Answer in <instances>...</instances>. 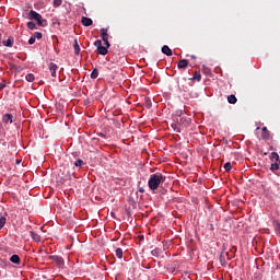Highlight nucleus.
I'll use <instances>...</instances> for the list:
<instances>
[{"label": "nucleus", "mask_w": 280, "mask_h": 280, "mask_svg": "<svg viewBox=\"0 0 280 280\" xmlns=\"http://www.w3.org/2000/svg\"><path fill=\"white\" fill-rule=\"evenodd\" d=\"M167 180V177L162 173H155L150 175L148 180V187L151 191H156L159 187H163V184Z\"/></svg>", "instance_id": "1"}, {"label": "nucleus", "mask_w": 280, "mask_h": 280, "mask_svg": "<svg viewBox=\"0 0 280 280\" xmlns=\"http://www.w3.org/2000/svg\"><path fill=\"white\" fill-rule=\"evenodd\" d=\"M28 19L31 21H36L37 25H39V27H45V23L46 21L43 20V15H40V13L34 11V10H31L28 12Z\"/></svg>", "instance_id": "2"}, {"label": "nucleus", "mask_w": 280, "mask_h": 280, "mask_svg": "<svg viewBox=\"0 0 280 280\" xmlns=\"http://www.w3.org/2000/svg\"><path fill=\"white\" fill-rule=\"evenodd\" d=\"M94 47H96L101 56H106V54H108V47L103 46L101 39L94 42Z\"/></svg>", "instance_id": "3"}, {"label": "nucleus", "mask_w": 280, "mask_h": 280, "mask_svg": "<svg viewBox=\"0 0 280 280\" xmlns=\"http://www.w3.org/2000/svg\"><path fill=\"white\" fill-rule=\"evenodd\" d=\"M108 30H109L108 26L106 28H101V37H102V40L104 42L105 47H107V49L110 47V43L108 42Z\"/></svg>", "instance_id": "4"}, {"label": "nucleus", "mask_w": 280, "mask_h": 280, "mask_svg": "<svg viewBox=\"0 0 280 280\" xmlns=\"http://www.w3.org/2000/svg\"><path fill=\"white\" fill-rule=\"evenodd\" d=\"M48 259H50L51 261H55L58 268L65 267V259L61 256L52 255V256H49Z\"/></svg>", "instance_id": "5"}, {"label": "nucleus", "mask_w": 280, "mask_h": 280, "mask_svg": "<svg viewBox=\"0 0 280 280\" xmlns=\"http://www.w3.org/2000/svg\"><path fill=\"white\" fill-rule=\"evenodd\" d=\"M219 259L221 266L225 268V266L229 264L228 261L231 260V256H229L228 252H221Z\"/></svg>", "instance_id": "6"}, {"label": "nucleus", "mask_w": 280, "mask_h": 280, "mask_svg": "<svg viewBox=\"0 0 280 280\" xmlns=\"http://www.w3.org/2000/svg\"><path fill=\"white\" fill-rule=\"evenodd\" d=\"M81 23L82 25H84V27H91V25H93V20L86 16H83L81 19Z\"/></svg>", "instance_id": "7"}, {"label": "nucleus", "mask_w": 280, "mask_h": 280, "mask_svg": "<svg viewBox=\"0 0 280 280\" xmlns=\"http://www.w3.org/2000/svg\"><path fill=\"white\" fill-rule=\"evenodd\" d=\"M48 69L50 71L51 77L56 78V71H58V66L54 62H50Z\"/></svg>", "instance_id": "8"}, {"label": "nucleus", "mask_w": 280, "mask_h": 280, "mask_svg": "<svg viewBox=\"0 0 280 280\" xmlns=\"http://www.w3.org/2000/svg\"><path fill=\"white\" fill-rule=\"evenodd\" d=\"M261 139L268 141L270 139V131H268L267 127H262L261 129Z\"/></svg>", "instance_id": "9"}, {"label": "nucleus", "mask_w": 280, "mask_h": 280, "mask_svg": "<svg viewBox=\"0 0 280 280\" xmlns=\"http://www.w3.org/2000/svg\"><path fill=\"white\" fill-rule=\"evenodd\" d=\"M188 66L189 61L187 59H182L177 63L178 69H187Z\"/></svg>", "instance_id": "10"}, {"label": "nucleus", "mask_w": 280, "mask_h": 280, "mask_svg": "<svg viewBox=\"0 0 280 280\" xmlns=\"http://www.w3.org/2000/svg\"><path fill=\"white\" fill-rule=\"evenodd\" d=\"M271 163H280L279 153L272 152L270 155Z\"/></svg>", "instance_id": "11"}, {"label": "nucleus", "mask_w": 280, "mask_h": 280, "mask_svg": "<svg viewBox=\"0 0 280 280\" xmlns=\"http://www.w3.org/2000/svg\"><path fill=\"white\" fill-rule=\"evenodd\" d=\"M162 54H164L165 56H172V48L167 45H164L162 47Z\"/></svg>", "instance_id": "12"}, {"label": "nucleus", "mask_w": 280, "mask_h": 280, "mask_svg": "<svg viewBox=\"0 0 280 280\" xmlns=\"http://www.w3.org/2000/svg\"><path fill=\"white\" fill-rule=\"evenodd\" d=\"M12 119H13L12 114H5V115L3 116V118H2V120H3L4 124H12V122H13Z\"/></svg>", "instance_id": "13"}, {"label": "nucleus", "mask_w": 280, "mask_h": 280, "mask_svg": "<svg viewBox=\"0 0 280 280\" xmlns=\"http://www.w3.org/2000/svg\"><path fill=\"white\" fill-rule=\"evenodd\" d=\"M10 261L12 264L19 265V264H21V257H19V255H12L11 258H10Z\"/></svg>", "instance_id": "14"}, {"label": "nucleus", "mask_w": 280, "mask_h": 280, "mask_svg": "<svg viewBox=\"0 0 280 280\" xmlns=\"http://www.w3.org/2000/svg\"><path fill=\"white\" fill-rule=\"evenodd\" d=\"M73 48L75 56H80V44H78V39H74Z\"/></svg>", "instance_id": "15"}, {"label": "nucleus", "mask_w": 280, "mask_h": 280, "mask_svg": "<svg viewBox=\"0 0 280 280\" xmlns=\"http://www.w3.org/2000/svg\"><path fill=\"white\" fill-rule=\"evenodd\" d=\"M31 237L34 242H40V235L36 234V232L31 231Z\"/></svg>", "instance_id": "16"}, {"label": "nucleus", "mask_w": 280, "mask_h": 280, "mask_svg": "<svg viewBox=\"0 0 280 280\" xmlns=\"http://www.w3.org/2000/svg\"><path fill=\"white\" fill-rule=\"evenodd\" d=\"M229 104H237V97L235 95H229L228 96Z\"/></svg>", "instance_id": "17"}, {"label": "nucleus", "mask_w": 280, "mask_h": 280, "mask_svg": "<svg viewBox=\"0 0 280 280\" xmlns=\"http://www.w3.org/2000/svg\"><path fill=\"white\" fill-rule=\"evenodd\" d=\"M279 167H280V162H272L270 170L271 172H277L279 171Z\"/></svg>", "instance_id": "18"}, {"label": "nucleus", "mask_w": 280, "mask_h": 280, "mask_svg": "<svg viewBox=\"0 0 280 280\" xmlns=\"http://www.w3.org/2000/svg\"><path fill=\"white\" fill-rule=\"evenodd\" d=\"M97 75H100V70H97V68H94L91 73L92 80H97Z\"/></svg>", "instance_id": "19"}, {"label": "nucleus", "mask_w": 280, "mask_h": 280, "mask_svg": "<svg viewBox=\"0 0 280 280\" xmlns=\"http://www.w3.org/2000/svg\"><path fill=\"white\" fill-rule=\"evenodd\" d=\"M191 80H197V82H200V80H202V74H200V72H195Z\"/></svg>", "instance_id": "20"}, {"label": "nucleus", "mask_w": 280, "mask_h": 280, "mask_svg": "<svg viewBox=\"0 0 280 280\" xmlns=\"http://www.w3.org/2000/svg\"><path fill=\"white\" fill-rule=\"evenodd\" d=\"M116 257H118V259H121L124 257V249L117 248L116 249Z\"/></svg>", "instance_id": "21"}, {"label": "nucleus", "mask_w": 280, "mask_h": 280, "mask_svg": "<svg viewBox=\"0 0 280 280\" xmlns=\"http://www.w3.org/2000/svg\"><path fill=\"white\" fill-rule=\"evenodd\" d=\"M223 167L225 172H231V170H233V165L231 164V162L225 163Z\"/></svg>", "instance_id": "22"}, {"label": "nucleus", "mask_w": 280, "mask_h": 280, "mask_svg": "<svg viewBox=\"0 0 280 280\" xmlns=\"http://www.w3.org/2000/svg\"><path fill=\"white\" fill-rule=\"evenodd\" d=\"M26 27H28V30H37L36 23L34 22H27Z\"/></svg>", "instance_id": "23"}, {"label": "nucleus", "mask_w": 280, "mask_h": 280, "mask_svg": "<svg viewBox=\"0 0 280 280\" xmlns=\"http://www.w3.org/2000/svg\"><path fill=\"white\" fill-rule=\"evenodd\" d=\"M25 80H26L27 82H34L35 77H34V74L28 73V74H26Z\"/></svg>", "instance_id": "24"}, {"label": "nucleus", "mask_w": 280, "mask_h": 280, "mask_svg": "<svg viewBox=\"0 0 280 280\" xmlns=\"http://www.w3.org/2000/svg\"><path fill=\"white\" fill-rule=\"evenodd\" d=\"M8 220L5 219V217H1L0 218V231H1V229H3L4 226H5V222H7Z\"/></svg>", "instance_id": "25"}, {"label": "nucleus", "mask_w": 280, "mask_h": 280, "mask_svg": "<svg viewBox=\"0 0 280 280\" xmlns=\"http://www.w3.org/2000/svg\"><path fill=\"white\" fill-rule=\"evenodd\" d=\"M12 43H13L12 38H8L7 40L3 42V45L4 47H12Z\"/></svg>", "instance_id": "26"}, {"label": "nucleus", "mask_w": 280, "mask_h": 280, "mask_svg": "<svg viewBox=\"0 0 280 280\" xmlns=\"http://www.w3.org/2000/svg\"><path fill=\"white\" fill-rule=\"evenodd\" d=\"M52 5L54 8H60V5H62V0H54Z\"/></svg>", "instance_id": "27"}, {"label": "nucleus", "mask_w": 280, "mask_h": 280, "mask_svg": "<svg viewBox=\"0 0 280 280\" xmlns=\"http://www.w3.org/2000/svg\"><path fill=\"white\" fill-rule=\"evenodd\" d=\"M33 37H34L35 39L37 38V40H40V38H43V33H40V32H35L34 35H33Z\"/></svg>", "instance_id": "28"}, {"label": "nucleus", "mask_w": 280, "mask_h": 280, "mask_svg": "<svg viewBox=\"0 0 280 280\" xmlns=\"http://www.w3.org/2000/svg\"><path fill=\"white\" fill-rule=\"evenodd\" d=\"M74 165H75V167H82V165H84V161H82V160H77V161L74 162Z\"/></svg>", "instance_id": "29"}, {"label": "nucleus", "mask_w": 280, "mask_h": 280, "mask_svg": "<svg viewBox=\"0 0 280 280\" xmlns=\"http://www.w3.org/2000/svg\"><path fill=\"white\" fill-rule=\"evenodd\" d=\"M34 43H36V37L33 36L28 39V45H34Z\"/></svg>", "instance_id": "30"}, {"label": "nucleus", "mask_w": 280, "mask_h": 280, "mask_svg": "<svg viewBox=\"0 0 280 280\" xmlns=\"http://www.w3.org/2000/svg\"><path fill=\"white\" fill-rule=\"evenodd\" d=\"M5 89V82H0V91H3Z\"/></svg>", "instance_id": "31"}, {"label": "nucleus", "mask_w": 280, "mask_h": 280, "mask_svg": "<svg viewBox=\"0 0 280 280\" xmlns=\"http://www.w3.org/2000/svg\"><path fill=\"white\" fill-rule=\"evenodd\" d=\"M139 192H140V194H145V188H144V187H140V188H139Z\"/></svg>", "instance_id": "32"}, {"label": "nucleus", "mask_w": 280, "mask_h": 280, "mask_svg": "<svg viewBox=\"0 0 280 280\" xmlns=\"http://www.w3.org/2000/svg\"><path fill=\"white\" fill-rule=\"evenodd\" d=\"M151 253L153 256H156L158 249H153Z\"/></svg>", "instance_id": "33"}, {"label": "nucleus", "mask_w": 280, "mask_h": 280, "mask_svg": "<svg viewBox=\"0 0 280 280\" xmlns=\"http://www.w3.org/2000/svg\"><path fill=\"white\" fill-rule=\"evenodd\" d=\"M191 60H196V55L190 56Z\"/></svg>", "instance_id": "34"}, {"label": "nucleus", "mask_w": 280, "mask_h": 280, "mask_svg": "<svg viewBox=\"0 0 280 280\" xmlns=\"http://www.w3.org/2000/svg\"><path fill=\"white\" fill-rule=\"evenodd\" d=\"M110 215H112V218H115V212H112Z\"/></svg>", "instance_id": "35"}, {"label": "nucleus", "mask_w": 280, "mask_h": 280, "mask_svg": "<svg viewBox=\"0 0 280 280\" xmlns=\"http://www.w3.org/2000/svg\"><path fill=\"white\" fill-rule=\"evenodd\" d=\"M148 108H150V104L148 105Z\"/></svg>", "instance_id": "36"}, {"label": "nucleus", "mask_w": 280, "mask_h": 280, "mask_svg": "<svg viewBox=\"0 0 280 280\" xmlns=\"http://www.w3.org/2000/svg\"><path fill=\"white\" fill-rule=\"evenodd\" d=\"M16 163L19 164V163H21V162L16 161Z\"/></svg>", "instance_id": "37"}]
</instances>
